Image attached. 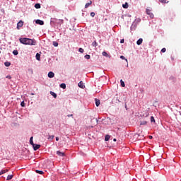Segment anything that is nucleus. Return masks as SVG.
<instances>
[{"mask_svg": "<svg viewBox=\"0 0 181 181\" xmlns=\"http://www.w3.org/2000/svg\"><path fill=\"white\" fill-rule=\"evenodd\" d=\"M20 42L23 45H28L30 46H36V41L35 39L30 38H20Z\"/></svg>", "mask_w": 181, "mask_h": 181, "instance_id": "obj_1", "label": "nucleus"}, {"mask_svg": "<svg viewBox=\"0 0 181 181\" xmlns=\"http://www.w3.org/2000/svg\"><path fill=\"white\" fill-rule=\"evenodd\" d=\"M146 14L150 16L151 19H153V13H152V8L146 9Z\"/></svg>", "mask_w": 181, "mask_h": 181, "instance_id": "obj_2", "label": "nucleus"}, {"mask_svg": "<svg viewBox=\"0 0 181 181\" xmlns=\"http://www.w3.org/2000/svg\"><path fill=\"white\" fill-rule=\"evenodd\" d=\"M22 26H23V21H20L17 23V29L19 30V29H21V28H22Z\"/></svg>", "mask_w": 181, "mask_h": 181, "instance_id": "obj_3", "label": "nucleus"}, {"mask_svg": "<svg viewBox=\"0 0 181 181\" xmlns=\"http://www.w3.org/2000/svg\"><path fill=\"white\" fill-rule=\"evenodd\" d=\"M33 147L34 151H37V149H39L40 148V144H33Z\"/></svg>", "mask_w": 181, "mask_h": 181, "instance_id": "obj_4", "label": "nucleus"}, {"mask_svg": "<svg viewBox=\"0 0 181 181\" xmlns=\"http://www.w3.org/2000/svg\"><path fill=\"white\" fill-rule=\"evenodd\" d=\"M35 23H37V25H45V22L42 20H36L35 21Z\"/></svg>", "mask_w": 181, "mask_h": 181, "instance_id": "obj_5", "label": "nucleus"}, {"mask_svg": "<svg viewBox=\"0 0 181 181\" xmlns=\"http://www.w3.org/2000/svg\"><path fill=\"white\" fill-rule=\"evenodd\" d=\"M48 77L49 78H53V77H54V73L53 71H49L48 73Z\"/></svg>", "mask_w": 181, "mask_h": 181, "instance_id": "obj_6", "label": "nucleus"}, {"mask_svg": "<svg viewBox=\"0 0 181 181\" xmlns=\"http://www.w3.org/2000/svg\"><path fill=\"white\" fill-rule=\"evenodd\" d=\"M78 87H80V88H84V87H86V86H84V83H83L82 81H81L78 83Z\"/></svg>", "mask_w": 181, "mask_h": 181, "instance_id": "obj_7", "label": "nucleus"}, {"mask_svg": "<svg viewBox=\"0 0 181 181\" xmlns=\"http://www.w3.org/2000/svg\"><path fill=\"white\" fill-rule=\"evenodd\" d=\"M142 42H144V40L142 38H139L137 42H136V45H138V46L142 45Z\"/></svg>", "mask_w": 181, "mask_h": 181, "instance_id": "obj_8", "label": "nucleus"}, {"mask_svg": "<svg viewBox=\"0 0 181 181\" xmlns=\"http://www.w3.org/2000/svg\"><path fill=\"white\" fill-rule=\"evenodd\" d=\"M57 155H58V156H65L66 155L64 154V153L61 152L60 151H57Z\"/></svg>", "mask_w": 181, "mask_h": 181, "instance_id": "obj_9", "label": "nucleus"}, {"mask_svg": "<svg viewBox=\"0 0 181 181\" xmlns=\"http://www.w3.org/2000/svg\"><path fill=\"white\" fill-rule=\"evenodd\" d=\"M95 105H96V107H100V100L95 98Z\"/></svg>", "mask_w": 181, "mask_h": 181, "instance_id": "obj_10", "label": "nucleus"}, {"mask_svg": "<svg viewBox=\"0 0 181 181\" xmlns=\"http://www.w3.org/2000/svg\"><path fill=\"white\" fill-rule=\"evenodd\" d=\"M129 6V5L127 2H126L124 4H122V8H124V9H128Z\"/></svg>", "mask_w": 181, "mask_h": 181, "instance_id": "obj_11", "label": "nucleus"}, {"mask_svg": "<svg viewBox=\"0 0 181 181\" xmlns=\"http://www.w3.org/2000/svg\"><path fill=\"white\" fill-rule=\"evenodd\" d=\"M91 4H93V1H89V2L86 3L85 5V8H88V6H90V5H91Z\"/></svg>", "mask_w": 181, "mask_h": 181, "instance_id": "obj_12", "label": "nucleus"}, {"mask_svg": "<svg viewBox=\"0 0 181 181\" xmlns=\"http://www.w3.org/2000/svg\"><path fill=\"white\" fill-rule=\"evenodd\" d=\"M148 124V121L144 120L140 122V125H146Z\"/></svg>", "mask_w": 181, "mask_h": 181, "instance_id": "obj_13", "label": "nucleus"}, {"mask_svg": "<svg viewBox=\"0 0 181 181\" xmlns=\"http://www.w3.org/2000/svg\"><path fill=\"white\" fill-rule=\"evenodd\" d=\"M63 19L57 20V23H59V25H62L64 23Z\"/></svg>", "mask_w": 181, "mask_h": 181, "instance_id": "obj_14", "label": "nucleus"}, {"mask_svg": "<svg viewBox=\"0 0 181 181\" xmlns=\"http://www.w3.org/2000/svg\"><path fill=\"white\" fill-rule=\"evenodd\" d=\"M13 175H8L7 176L6 180H11V179H13Z\"/></svg>", "mask_w": 181, "mask_h": 181, "instance_id": "obj_15", "label": "nucleus"}, {"mask_svg": "<svg viewBox=\"0 0 181 181\" xmlns=\"http://www.w3.org/2000/svg\"><path fill=\"white\" fill-rule=\"evenodd\" d=\"M30 145H32V146L35 144L33 143V136H31V137L30 138Z\"/></svg>", "mask_w": 181, "mask_h": 181, "instance_id": "obj_16", "label": "nucleus"}, {"mask_svg": "<svg viewBox=\"0 0 181 181\" xmlns=\"http://www.w3.org/2000/svg\"><path fill=\"white\" fill-rule=\"evenodd\" d=\"M92 46H93V47H97V46H98V43H97V41H94L92 43Z\"/></svg>", "mask_w": 181, "mask_h": 181, "instance_id": "obj_17", "label": "nucleus"}, {"mask_svg": "<svg viewBox=\"0 0 181 181\" xmlns=\"http://www.w3.org/2000/svg\"><path fill=\"white\" fill-rule=\"evenodd\" d=\"M50 94H51V95H53L54 98H57V95L54 92L51 91Z\"/></svg>", "mask_w": 181, "mask_h": 181, "instance_id": "obj_18", "label": "nucleus"}, {"mask_svg": "<svg viewBox=\"0 0 181 181\" xmlns=\"http://www.w3.org/2000/svg\"><path fill=\"white\" fill-rule=\"evenodd\" d=\"M13 54H14V56H18V54H19V52H18V50H13Z\"/></svg>", "mask_w": 181, "mask_h": 181, "instance_id": "obj_19", "label": "nucleus"}, {"mask_svg": "<svg viewBox=\"0 0 181 181\" xmlns=\"http://www.w3.org/2000/svg\"><path fill=\"white\" fill-rule=\"evenodd\" d=\"M110 138H111L110 136V135H106L105 136V141H110Z\"/></svg>", "mask_w": 181, "mask_h": 181, "instance_id": "obj_20", "label": "nucleus"}, {"mask_svg": "<svg viewBox=\"0 0 181 181\" xmlns=\"http://www.w3.org/2000/svg\"><path fill=\"white\" fill-rule=\"evenodd\" d=\"M35 8H36V9H40V4H36Z\"/></svg>", "mask_w": 181, "mask_h": 181, "instance_id": "obj_21", "label": "nucleus"}, {"mask_svg": "<svg viewBox=\"0 0 181 181\" xmlns=\"http://www.w3.org/2000/svg\"><path fill=\"white\" fill-rule=\"evenodd\" d=\"M102 54H103V56H105V57H110V55L107 54V52H103L102 53Z\"/></svg>", "mask_w": 181, "mask_h": 181, "instance_id": "obj_22", "label": "nucleus"}, {"mask_svg": "<svg viewBox=\"0 0 181 181\" xmlns=\"http://www.w3.org/2000/svg\"><path fill=\"white\" fill-rule=\"evenodd\" d=\"M4 65L6 66V67H9V66H11V62H6L4 63Z\"/></svg>", "mask_w": 181, "mask_h": 181, "instance_id": "obj_23", "label": "nucleus"}, {"mask_svg": "<svg viewBox=\"0 0 181 181\" xmlns=\"http://www.w3.org/2000/svg\"><path fill=\"white\" fill-rule=\"evenodd\" d=\"M61 88H63L64 90L66 88V83H62L60 84Z\"/></svg>", "mask_w": 181, "mask_h": 181, "instance_id": "obj_24", "label": "nucleus"}, {"mask_svg": "<svg viewBox=\"0 0 181 181\" xmlns=\"http://www.w3.org/2000/svg\"><path fill=\"white\" fill-rule=\"evenodd\" d=\"M120 83H121L122 87H125V83L124 82V81H122V79L120 80Z\"/></svg>", "mask_w": 181, "mask_h": 181, "instance_id": "obj_25", "label": "nucleus"}, {"mask_svg": "<svg viewBox=\"0 0 181 181\" xmlns=\"http://www.w3.org/2000/svg\"><path fill=\"white\" fill-rule=\"evenodd\" d=\"M35 172L36 173H39L40 175H43V171L42 170H36Z\"/></svg>", "mask_w": 181, "mask_h": 181, "instance_id": "obj_26", "label": "nucleus"}, {"mask_svg": "<svg viewBox=\"0 0 181 181\" xmlns=\"http://www.w3.org/2000/svg\"><path fill=\"white\" fill-rule=\"evenodd\" d=\"M36 59H37V60H40V54H39V53H37V54H36Z\"/></svg>", "mask_w": 181, "mask_h": 181, "instance_id": "obj_27", "label": "nucleus"}, {"mask_svg": "<svg viewBox=\"0 0 181 181\" xmlns=\"http://www.w3.org/2000/svg\"><path fill=\"white\" fill-rule=\"evenodd\" d=\"M53 46H54V47H57V46H59V43L57 42H53Z\"/></svg>", "mask_w": 181, "mask_h": 181, "instance_id": "obj_28", "label": "nucleus"}, {"mask_svg": "<svg viewBox=\"0 0 181 181\" xmlns=\"http://www.w3.org/2000/svg\"><path fill=\"white\" fill-rule=\"evenodd\" d=\"M54 139V135H52V136H49L48 139H49L50 141H52V139Z\"/></svg>", "mask_w": 181, "mask_h": 181, "instance_id": "obj_29", "label": "nucleus"}, {"mask_svg": "<svg viewBox=\"0 0 181 181\" xmlns=\"http://www.w3.org/2000/svg\"><path fill=\"white\" fill-rule=\"evenodd\" d=\"M160 2H161V4H167L169 1H166V0H159Z\"/></svg>", "mask_w": 181, "mask_h": 181, "instance_id": "obj_30", "label": "nucleus"}, {"mask_svg": "<svg viewBox=\"0 0 181 181\" xmlns=\"http://www.w3.org/2000/svg\"><path fill=\"white\" fill-rule=\"evenodd\" d=\"M120 59H122V60H126V62H128V59H125V57L123 55L120 56Z\"/></svg>", "mask_w": 181, "mask_h": 181, "instance_id": "obj_31", "label": "nucleus"}, {"mask_svg": "<svg viewBox=\"0 0 181 181\" xmlns=\"http://www.w3.org/2000/svg\"><path fill=\"white\" fill-rule=\"evenodd\" d=\"M85 59H86V60H90V55L89 54L85 55Z\"/></svg>", "mask_w": 181, "mask_h": 181, "instance_id": "obj_32", "label": "nucleus"}, {"mask_svg": "<svg viewBox=\"0 0 181 181\" xmlns=\"http://www.w3.org/2000/svg\"><path fill=\"white\" fill-rule=\"evenodd\" d=\"M151 122H155V117L153 116L151 117Z\"/></svg>", "mask_w": 181, "mask_h": 181, "instance_id": "obj_33", "label": "nucleus"}, {"mask_svg": "<svg viewBox=\"0 0 181 181\" xmlns=\"http://www.w3.org/2000/svg\"><path fill=\"white\" fill-rule=\"evenodd\" d=\"M6 172H8V169L1 170V173L4 175V173H6Z\"/></svg>", "mask_w": 181, "mask_h": 181, "instance_id": "obj_34", "label": "nucleus"}, {"mask_svg": "<svg viewBox=\"0 0 181 181\" xmlns=\"http://www.w3.org/2000/svg\"><path fill=\"white\" fill-rule=\"evenodd\" d=\"M78 52H80V53H84V49L83 48H79Z\"/></svg>", "mask_w": 181, "mask_h": 181, "instance_id": "obj_35", "label": "nucleus"}, {"mask_svg": "<svg viewBox=\"0 0 181 181\" xmlns=\"http://www.w3.org/2000/svg\"><path fill=\"white\" fill-rule=\"evenodd\" d=\"M90 16H92V18H94V16H95V13L91 12L90 13Z\"/></svg>", "mask_w": 181, "mask_h": 181, "instance_id": "obj_36", "label": "nucleus"}, {"mask_svg": "<svg viewBox=\"0 0 181 181\" xmlns=\"http://www.w3.org/2000/svg\"><path fill=\"white\" fill-rule=\"evenodd\" d=\"M135 22H136L137 23H139V22H141V18L136 19Z\"/></svg>", "mask_w": 181, "mask_h": 181, "instance_id": "obj_37", "label": "nucleus"}, {"mask_svg": "<svg viewBox=\"0 0 181 181\" xmlns=\"http://www.w3.org/2000/svg\"><path fill=\"white\" fill-rule=\"evenodd\" d=\"M21 107H25V101L21 102Z\"/></svg>", "mask_w": 181, "mask_h": 181, "instance_id": "obj_38", "label": "nucleus"}, {"mask_svg": "<svg viewBox=\"0 0 181 181\" xmlns=\"http://www.w3.org/2000/svg\"><path fill=\"white\" fill-rule=\"evenodd\" d=\"M144 117H149V112H146V115H143Z\"/></svg>", "mask_w": 181, "mask_h": 181, "instance_id": "obj_39", "label": "nucleus"}, {"mask_svg": "<svg viewBox=\"0 0 181 181\" xmlns=\"http://www.w3.org/2000/svg\"><path fill=\"white\" fill-rule=\"evenodd\" d=\"M161 52H162V53H165V52H166V48H163L161 49Z\"/></svg>", "mask_w": 181, "mask_h": 181, "instance_id": "obj_40", "label": "nucleus"}, {"mask_svg": "<svg viewBox=\"0 0 181 181\" xmlns=\"http://www.w3.org/2000/svg\"><path fill=\"white\" fill-rule=\"evenodd\" d=\"M6 78L11 79V78H12V77L11 76V75H8V76H6Z\"/></svg>", "mask_w": 181, "mask_h": 181, "instance_id": "obj_41", "label": "nucleus"}, {"mask_svg": "<svg viewBox=\"0 0 181 181\" xmlns=\"http://www.w3.org/2000/svg\"><path fill=\"white\" fill-rule=\"evenodd\" d=\"M124 42H125V40L124 39L120 40V43H124Z\"/></svg>", "mask_w": 181, "mask_h": 181, "instance_id": "obj_42", "label": "nucleus"}, {"mask_svg": "<svg viewBox=\"0 0 181 181\" xmlns=\"http://www.w3.org/2000/svg\"><path fill=\"white\" fill-rule=\"evenodd\" d=\"M67 117H69V118H70V117H73V115H68Z\"/></svg>", "mask_w": 181, "mask_h": 181, "instance_id": "obj_43", "label": "nucleus"}, {"mask_svg": "<svg viewBox=\"0 0 181 181\" xmlns=\"http://www.w3.org/2000/svg\"><path fill=\"white\" fill-rule=\"evenodd\" d=\"M149 139H152L153 138L152 136H148Z\"/></svg>", "mask_w": 181, "mask_h": 181, "instance_id": "obj_44", "label": "nucleus"}, {"mask_svg": "<svg viewBox=\"0 0 181 181\" xmlns=\"http://www.w3.org/2000/svg\"><path fill=\"white\" fill-rule=\"evenodd\" d=\"M114 142H117V139H113Z\"/></svg>", "mask_w": 181, "mask_h": 181, "instance_id": "obj_45", "label": "nucleus"}, {"mask_svg": "<svg viewBox=\"0 0 181 181\" xmlns=\"http://www.w3.org/2000/svg\"><path fill=\"white\" fill-rule=\"evenodd\" d=\"M56 141H59V137H56Z\"/></svg>", "mask_w": 181, "mask_h": 181, "instance_id": "obj_46", "label": "nucleus"}, {"mask_svg": "<svg viewBox=\"0 0 181 181\" xmlns=\"http://www.w3.org/2000/svg\"><path fill=\"white\" fill-rule=\"evenodd\" d=\"M1 175H3V174H2V171H0V176H1Z\"/></svg>", "mask_w": 181, "mask_h": 181, "instance_id": "obj_47", "label": "nucleus"}, {"mask_svg": "<svg viewBox=\"0 0 181 181\" xmlns=\"http://www.w3.org/2000/svg\"><path fill=\"white\" fill-rule=\"evenodd\" d=\"M0 53H1V51H0Z\"/></svg>", "mask_w": 181, "mask_h": 181, "instance_id": "obj_48", "label": "nucleus"}]
</instances>
